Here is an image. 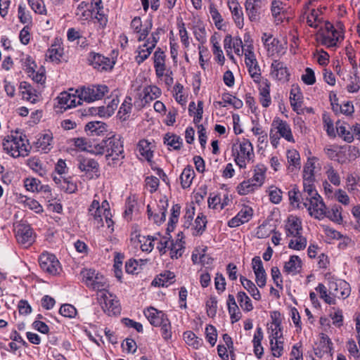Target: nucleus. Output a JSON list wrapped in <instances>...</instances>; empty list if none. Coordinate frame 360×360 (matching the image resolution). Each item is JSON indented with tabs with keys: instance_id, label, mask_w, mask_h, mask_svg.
I'll use <instances>...</instances> for the list:
<instances>
[{
	"instance_id": "46",
	"label": "nucleus",
	"mask_w": 360,
	"mask_h": 360,
	"mask_svg": "<svg viewBox=\"0 0 360 360\" xmlns=\"http://www.w3.org/2000/svg\"><path fill=\"white\" fill-rule=\"evenodd\" d=\"M316 291L319 293L320 297L324 300V302L328 304H335V299L329 293H328V289L322 284L319 283L315 288Z\"/></svg>"
},
{
	"instance_id": "56",
	"label": "nucleus",
	"mask_w": 360,
	"mask_h": 360,
	"mask_svg": "<svg viewBox=\"0 0 360 360\" xmlns=\"http://www.w3.org/2000/svg\"><path fill=\"white\" fill-rule=\"evenodd\" d=\"M73 145L80 150L89 151L91 145L90 142L85 138H74L70 140Z\"/></svg>"
},
{
	"instance_id": "52",
	"label": "nucleus",
	"mask_w": 360,
	"mask_h": 360,
	"mask_svg": "<svg viewBox=\"0 0 360 360\" xmlns=\"http://www.w3.org/2000/svg\"><path fill=\"white\" fill-rule=\"evenodd\" d=\"M272 354L275 357H280L283 352V339L275 340L269 342Z\"/></svg>"
},
{
	"instance_id": "41",
	"label": "nucleus",
	"mask_w": 360,
	"mask_h": 360,
	"mask_svg": "<svg viewBox=\"0 0 360 360\" xmlns=\"http://www.w3.org/2000/svg\"><path fill=\"white\" fill-rule=\"evenodd\" d=\"M164 143L174 150H179L182 146V139L176 134H166L164 137Z\"/></svg>"
},
{
	"instance_id": "32",
	"label": "nucleus",
	"mask_w": 360,
	"mask_h": 360,
	"mask_svg": "<svg viewBox=\"0 0 360 360\" xmlns=\"http://www.w3.org/2000/svg\"><path fill=\"white\" fill-rule=\"evenodd\" d=\"M153 145L148 140L142 139L139 141L137 150L140 155L144 158L147 161L150 162L153 158Z\"/></svg>"
},
{
	"instance_id": "39",
	"label": "nucleus",
	"mask_w": 360,
	"mask_h": 360,
	"mask_svg": "<svg viewBox=\"0 0 360 360\" xmlns=\"http://www.w3.org/2000/svg\"><path fill=\"white\" fill-rule=\"evenodd\" d=\"M238 194L241 195H247L250 193L254 192L259 188L257 186L252 183L250 179L245 180L242 181L236 188Z\"/></svg>"
},
{
	"instance_id": "8",
	"label": "nucleus",
	"mask_w": 360,
	"mask_h": 360,
	"mask_svg": "<svg viewBox=\"0 0 360 360\" xmlns=\"http://www.w3.org/2000/svg\"><path fill=\"white\" fill-rule=\"evenodd\" d=\"M98 300L103 310L109 316L119 315L121 306L117 297L109 292L106 289L97 293Z\"/></svg>"
},
{
	"instance_id": "5",
	"label": "nucleus",
	"mask_w": 360,
	"mask_h": 360,
	"mask_svg": "<svg viewBox=\"0 0 360 360\" xmlns=\"http://www.w3.org/2000/svg\"><path fill=\"white\" fill-rule=\"evenodd\" d=\"M109 91L105 84H91L84 86L75 91L81 101L88 103L102 99Z\"/></svg>"
},
{
	"instance_id": "58",
	"label": "nucleus",
	"mask_w": 360,
	"mask_h": 360,
	"mask_svg": "<svg viewBox=\"0 0 360 360\" xmlns=\"http://www.w3.org/2000/svg\"><path fill=\"white\" fill-rule=\"evenodd\" d=\"M25 187L27 191H30L32 192L40 191L43 185L41 184V181L37 179H27L25 181Z\"/></svg>"
},
{
	"instance_id": "38",
	"label": "nucleus",
	"mask_w": 360,
	"mask_h": 360,
	"mask_svg": "<svg viewBox=\"0 0 360 360\" xmlns=\"http://www.w3.org/2000/svg\"><path fill=\"white\" fill-rule=\"evenodd\" d=\"M194 174V171L191 167L184 169L180 176L181 184L183 188H187L191 186Z\"/></svg>"
},
{
	"instance_id": "26",
	"label": "nucleus",
	"mask_w": 360,
	"mask_h": 360,
	"mask_svg": "<svg viewBox=\"0 0 360 360\" xmlns=\"http://www.w3.org/2000/svg\"><path fill=\"white\" fill-rule=\"evenodd\" d=\"M165 57V52L160 48H158L154 53V68L158 77H162L165 74L166 70Z\"/></svg>"
},
{
	"instance_id": "44",
	"label": "nucleus",
	"mask_w": 360,
	"mask_h": 360,
	"mask_svg": "<svg viewBox=\"0 0 360 360\" xmlns=\"http://www.w3.org/2000/svg\"><path fill=\"white\" fill-rule=\"evenodd\" d=\"M132 99L130 96H127L124 101V102L122 103L120 110L118 111V115L120 117V119L123 120H126L127 118L129 117V114L131 111V103Z\"/></svg>"
},
{
	"instance_id": "29",
	"label": "nucleus",
	"mask_w": 360,
	"mask_h": 360,
	"mask_svg": "<svg viewBox=\"0 0 360 360\" xmlns=\"http://www.w3.org/2000/svg\"><path fill=\"white\" fill-rule=\"evenodd\" d=\"M266 170V167L263 164H258L254 167L253 176L250 179L258 188L264 183Z\"/></svg>"
},
{
	"instance_id": "33",
	"label": "nucleus",
	"mask_w": 360,
	"mask_h": 360,
	"mask_svg": "<svg viewBox=\"0 0 360 360\" xmlns=\"http://www.w3.org/2000/svg\"><path fill=\"white\" fill-rule=\"evenodd\" d=\"M183 338L188 346L195 349H198L203 345L202 339L196 336L193 331L188 330L184 332Z\"/></svg>"
},
{
	"instance_id": "55",
	"label": "nucleus",
	"mask_w": 360,
	"mask_h": 360,
	"mask_svg": "<svg viewBox=\"0 0 360 360\" xmlns=\"http://www.w3.org/2000/svg\"><path fill=\"white\" fill-rule=\"evenodd\" d=\"M156 236L158 237V245H157V249L159 250V252L161 255H163V254L166 253L167 250L169 249V245L171 243L170 237L169 236L160 237V235L159 233Z\"/></svg>"
},
{
	"instance_id": "27",
	"label": "nucleus",
	"mask_w": 360,
	"mask_h": 360,
	"mask_svg": "<svg viewBox=\"0 0 360 360\" xmlns=\"http://www.w3.org/2000/svg\"><path fill=\"white\" fill-rule=\"evenodd\" d=\"M302 227L300 219L295 216H290L285 224L286 236L288 237L297 236L302 233Z\"/></svg>"
},
{
	"instance_id": "51",
	"label": "nucleus",
	"mask_w": 360,
	"mask_h": 360,
	"mask_svg": "<svg viewBox=\"0 0 360 360\" xmlns=\"http://www.w3.org/2000/svg\"><path fill=\"white\" fill-rule=\"evenodd\" d=\"M336 129L339 136L342 137L344 141L347 143H352L354 141L353 134L347 130L345 126L340 124V121L336 122Z\"/></svg>"
},
{
	"instance_id": "13",
	"label": "nucleus",
	"mask_w": 360,
	"mask_h": 360,
	"mask_svg": "<svg viewBox=\"0 0 360 360\" xmlns=\"http://www.w3.org/2000/svg\"><path fill=\"white\" fill-rule=\"evenodd\" d=\"M267 4L266 0H246L245 10L250 21H257L262 10Z\"/></svg>"
},
{
	"instance_id": "24",
	"label": "nucleus",
	"mask_w": 360,
	"mask_h": 360,
	"mask_svg": "<svg viewBox=\"0 0 360 360\" xmlns=\"http://www.w3.org/2000/svg\"><path fill=\"white\" fill-rule=\"evenodd\" d=\"M63 272V267L58 258L53 254L46 252V274L57 276Z\"/></svg>"
},
{
	"instance_id": "11",
	"label": "nucleus",
	"mask_w": 360,
	"mask_h": 360,
	"mask_svg": "<svg viewBox=\"0 0 360 360\" xmlns=\"http://www.w3.org/2000/svg\"><path fill=\"white\" fill-rule=\"evenodd\" d=\"M57 104H54V108L63 109L64 110L76 107L81 104L80 96L77 94H70L63 91L56 98Z\"/></svg>"
},
{
	"instance_id": "53",
	"label": "nucleus",
	"mask_w": 360,
	"mask_h": 360,
	"mask_svg": "<svg viewBox=\"0 0 360 360\" xmlns=\"http://www.w3.org/2000/svg\"><path fill=\"white\" fill-rule=\"evenodd\" d=\"M147 213L148 219L153 220L155 224H160L165 221L166 214H165L164 212L160 213L159 211L158 212L154 213L152 211L150 205H148L147 206Z\"/></svg>"
},
{
	"instance_id": "4",
	"label": "nucleus",
	"mask_w": 360,
	"mask_h": 360,
	"mask_svg": "<svg viewBox=\"0 0 360 360\" xmlns=\"http://www.w3.org/2000/svg\"><path fill=\"white\" fill-rule=\"evenodd\" d=\"M342 38V32L340 28H335L334 24H325V27L321 28L316 34L317 42L327 47L335 46Z\"/></svg>"
},
{
	"instance_id": "36",
	"label": "nucleus",
	"mask_w": 360,
	"mask_h": 360,
	"mask_svg": "<svg viewBox=\"0 0 360 360\" xmlns=\"http://www.w3.org/2000/svg\"><path fill=\"white\" fill-rule=\"evenodd\" d=\"M240 281L243 288L248 291L255 300H259L261 299L260 292L252 281L243 276L240 277Z\"/></svg>"
},
{
	"instance_id": "34",
	"label": "nucleus",
	"mask_w": 360,
	"mask_h": 360,
	"mask_svg": "<svg viewBox=\"0 0 360 360\" xmlns=\"http://www.w3.org/2000/svg\"><path fill=\"white\" fill-rule=\"evenodd\" d=\"M314 169H315V158H309L304 167L303 181H308V182L309 181V182L315 181Z\"/></svg>"
},
{
	"instance_id": "61",
	"label": "nucleus",
	"mask_w": 360,
	"mask_h": 360,
	"mask_svg": "<svg viewBox=\"0 0 360 360\" xmlns=\"http://www.w3.org/2000/svg\"><path fill=\"white\" fill-rule=\"evenodd\" d=\"M181 207L178 204H175L172 207V214L169 217V221L168 224V230L172 227L173 229L174 226L177 223L179 217L180 215Z\"/></svg>"
},
{
	"instance_id": "2",
	"label": "nucleus",
	"mask_w": 360,
	"mask_h": 360,
	"mask_svg": "<svg viewBox=\"0 0 360 360\" xmlns=\"http://www.w3.org/2000/svg\"><path fill=\"white\" fill-rule=\"evenodd\" d=\"M28 140L22 133L15 131L3 141V148L13 158L25 157L29 153Z\"/></svg>"
},
{
	"instance_id": "6",
	"label": "nucleus",
	"mask_w": 360,
	"mask_h": 360,
	"mask_svg": "<svg viewBox=\"0 0 360 360\" xmlns=\"http://www.w3.org/2000/svg\"><path fill=\"white\" fill-rule=\"evenodd\" d=\"M106 158L115 165L124 158L123 142L120 136L114 135L105 139Z\"/></svg>"
},
{
	"instance_id": "42",
	"label": "nucleus",
	"mask_w": 360,
	"mask_h": 360,
	"mask_svg": "<svg viewBox=\"0 0 360 360\" xmlns=\"http://www.w3.org/2000/svg\"><path fill=\"white\" fill-rule=\"evenodd\" d=\"M326 175L328 180L334 186H338L341 184V179L338 172L333 168L331 164L326 165L325 167Z\"/></svg>"
},
{
	"instance_id": "21",
	"label": "nucleus",
	"mask_w": 360,
	"mask_h": 360,
	"mask_svg": "<svg viewBox=\"0 0 360 360\" xmlns=\"http://www.w3.org/2000/svg\"><path fill=\"white\" fill-rule=\"evenodd\" d=\"M252 217V208L245 207L228 221V226L231 228L238 227L241 224L248 222L251 219Z\"/></svg>"
},
{
	"instance_id": "23",
	"label": "nucleus",
	"mask_w": 360,
	"mask_h": 360,
	"mask_svg": "<svg viewBox=\"0 0 360 360\" xmlns=\"http://www.w3.org/2000/svg\"><path fill=\"white\" fill-rule=\"evenodd\" d=\"M89 60L91 65L100 71L111 70L113 68V63L109 58L98 53L91 56Z\"/></svg>"
},
{
	"instance_id": "16",
	"label": "nucleus",
	"mask_w": 360,
	"mask_h": 360,
	"mask_svg": "<svg viewBox=\"0 0 360 360\" xmlns=\"http://www.w3.org/2000/svg\"><path fill=\"white\" fill-rule=\"evenodd\" d=\"M245 63L248 69V72L255 82L264 79L261 77V70L255 54L248 52V54H246Z\"/></svg>"
},
{
	"instance_id": "45",
	"label": "nucleus",
	"mask_w": 360,
	"mask_h": 360,
	"mask_svg": "<svg viewBox=\"0 0 360 360\" xmlns=\"http://www.w3.org/2000/svg\"><path fill=\"white\" fill-rule=\"evenodd\" d=\"M237 300L243 311H250L253 309L252 301L245 292H238L237 294Z\"/></svg>"
},
{
	"instance_id": "7",
	"label": "nucleus",
	"mask_w": 360,
	"mask_h": 360,
	"mask_svg": "<svg viewBox=\"0 0 360 360\" xmlns=\"http://www.w3.org/2000/svg\"><path fill=\"white\" fill-rule=\"evenodd\" d=\"M80 274L82 278V282L89 288L97 290L98 292L105 290L108 287L106 278L94 269H83Z\"/></svg>"
},
{
	"instance_id": "59",
	"label": "nucleus",
	"mask_w": 360,
	"mask_h": 360,
	"mask_svg": "<svg viewBox=\"0 0 360 360\" xmlns=\"http://www.w3.org/2000/svg\"><path fill=\"white\" fill-rule=\"evenodd\" d=\"M46 210L53 213L60 214L63 212V205L60 200L52 199L46 202Z\"/></svg>"
},
{
	"instance_id": "57",
	"label": "nucleus",
	"mask_w": 360,
	"mask_h": 360,
	"mask_svg": "<svg viewBox=\"0 0 360 360\" xmlns=\"http://www.w3.org/2000/svg\"><path fill=\"white\" fill-rule=\"evenodd\" d=\"M158 327H160L161 335L165 341H168L172 339V325L169 319Z\"/></svg>"
},
{
	"instance_id": "48",
	"label": "nucleus",
	"mask_w": 360,
	"mask_h": 360,
	"mask_svg": "<svg viewBox=\"0 0 360 360\" xmlns=\"http://www.w3.org/2000/svg\"><path fill=\"white\" fill-rule=\"evenodd\" d=\"M22 99L30 101L32 103H36L39 99V96L37 94L36 91L31 86H24V89L22 90Z\"/></svg>"
},
{
	"instance_id": "60",
	"label": "nucleus",
	"mask_w": 360,
	"mask_h": 360,
	"mask_svg": "<svg viewBox=\"0 0 360 360\" xmlns=\"http://www.w3.org/2000/svg\"><path fill=\"white\" fill-rule=\"evenodd\" d=\"M217 300L215 297L211 296L206 302V309L207 315L214 317L217 314Z\"/></svg>"
},
{
	"instance_id": "19",
	"label": "nucleus",
	"mask_w": 360,
	"mask_h": 360,
	"mask_svg": "<svg viewBox=\"0 0 360 360\" xmlns=\"http://www.w3.org/2000/svg\"><path fill=\"white\" fill-rule=\"evenodd\" d=\"M258 85L259 102L264 108H268L271 103L270 96L271 83L267 79L255 82Z\"/></svg>"
},
{
	"instance_id": "15",
	"label": "nucleus",
	"mask_w": 360,
	"mask_h": 360,
	"mask_svg": "<svg viewBox=\"0 0 360 360\" xmlns=\"http://www.w3.org/2000/svg\"><path fill=\"white\" fill-rule=\"evenodd\" d=\"M77 167L79 169L89 174V178H93V173L98 172L99 165L94 159L79 156L77 158Z\"/></svg>"
},
{
	"instance_id": "40",
	"label": "nucleus",
	"mask_w": 360,
	"mask_h": 360,
	"mask_svg": "<svg viewBox=\"0 0 360 360\" xmlns=\"http://www.w3.org/2000/svg\"><path fill=\"white\" fill-rule=\"evenodd\" d=\"M342 207L339 205H334L330 210L328 208L326 211V217L330 219L331 221L340 224L342 221L341 214Z\"/></svg>"
},
{
	"instance_id": "9",
	"label": "nucleus",
	"mask_w": 360,
	"mask_h": 360,
	"mask_svg": "<svg viewBox=\"0 0 360 360\" xmlns=\"http://www.w3.org/2000/svg\"><path fill=\"white\" fill-rule=\"evenodd\" d=\"M20 62L22 68L28 74V76L32 77L33 81L37 83H40L41 84H43L45 82L44 69L43 67H41L37 71V65L30 56L27 55H23L20 59Z\"/></svg>"
},
{
	"instance_id": "47",
	"label": "nucleus",
	"mask_w": 360,
	"mask_h": 360,
	"mask_svg": "<svg viewBox=\"0 0 360 360\" xmlns=\"http://www.w3.org/2000/svg\"><path fill=\"white\" fill-rule=\"evenodd\" d=\"M207 220L206 217L202 214H198L194 223V236L202 235L206 228Z\"/></svg>"
},
{
	"instance_id": "20",
	"label": "nucleus",
	"mask_w": 360,
	"mask_h": 360,
	"mask_svg": "<svg viewBox=\"0 0 360 360\" xmlns=\"http://www.w3.org/2000/svg\"><path fill=\"white\" fill-rule=\"evenodd\" d=\"M146 317L149 321L150 323L155 327H158L168 320V317L166 314L162 311H159L154 307H149L144 311Z\"/></svg>"
},
{
	"instance_id": "35",
	"label": "nucleus",
	"mask_w": 360,
	"mask_h": 360,
	"mask_svg": "<svg viewBox=\"0 0 360 360\" xmlns=\"http://www.w3.org/2000/svg\"><path fill=\"white\" fill-rule=\"evenodd\" d=\"M169 250L172 259H178L181 257L185 250L184 242L182 238H178L175 242L171 241Z\"/></svg>"
},
{
	"instance_id": "64",
	"label": "nucleus",
	"mask_w": 360,
	"mask_h": 360,
	"mask_svg": "<svg viewBox=\"0 0 360 360\" xmlns=\"http://www.w3.org/2000/svg\"><path fill=\"white\" fill-rule=\"evenodd\" d=\"M59 312L65 317L73 318L77 314V310L73 305L65 304L60 307Z\"/></svg>"
},
{
	"instance_id": "14",
	"label": "nucleus",
	"mask_w": 360,
	"mask_h": 360,
	"mask_svg": "<svg viewBox=\"0 0 360 360\" xmlns=\"http://www.w3.org/2000/svg\"><path fill=\"white\" fill-rule=\"evenodd\" d=\"M306 207L311 217L319 220L326 217L327 207L323 202L321 197L314 198L311 201H308Z\"/></svg>"
},
{
	"instance_id": "62",
	"label": "nucleus",
	"mask_w": 360,
	"mask_h": 360,
	"mask_svg": "<svg viewBox=\"0 0 360 360\" xmlns=\"http://www.w3.org/2000/svg\"><path fill=\"white\" fill-rule=\"evenodd\" d=\"M287 159L290 165L299 167L300 165V157L296 150H288L287 152Z\"/></svg>"
},
{
	"instance_id": "28",
	"label": "nucleus",
	"mask_w": 360,
	"mask_h": 360,
	"mask_svg": "<svg viewBox=\"0 0 360 360\" xmlns=\"http://www.w3.org/2000/svg\"><path fill=\"white\" fill-rule=\"evenodd\" d=\"M158 240L157 236H142L141 235H136L134 238H131V240L140 244L141 249L143 252H150L154 248V241Z\"/></svg>"
},
{
	"instance_id": "17",
	"label": "nucleus",
	"mask_w": 360,
	"mask_h": 360,
	"mask_svg": "<svg viewBox=\"0 0 360 360\" xmlns=\"http://www.w3.org/2000/svg\"><path fill=\"white\" fill-rule=\"evenodd\" d=\"M105 214V212L100 208L99 201L94 200L88 209L89 220L93 221L98 227L103 226V218Z\"/></svg>"
},
{
	"instance_id": "30",
	"label": "nucleus",
	"mask_w": 360,
	"mask_h": 360,
	"mask_svg": "<svg viewBox=\"0 0 360 360\" xmlns=\"http://www.w3.org/2000/svg\"><path fill=\"white\" fill-rule=\"evenodd\" d=\"M302 269V261L297 255L290 256L289 260L285 263L283 271L292 275H296Z\"/></svg>"
},
{
	"instance_id": "25",
	"label": "nucleus",
	"mask_w": 360,
	"mask_h": 360,
	"mask_svg": "<svg viewBox=\"0 0 360 360\" xmlns=\"http://www.w3.org/2000/svg\"><path fill=\"white\" fill-rule=\"evenodd\" d=\"M314 183V182L303 181L304 189L303 192L300 194V197L304 207H307L308 201H311L314 198L321 197L315 189Z\"/></svg>"
},
{
	"instance_id": "10",
	"label": "nucleus",
	"mask_w": 360,
	"mask_h": 360,
	"mask_svg": "<svg viewBox=\"0 0 360 360\" xmlns=\"http://www.w3.org/2000/svg\"><path fill=\"white\" fill-rule=\"evenodd\" d=\"M160 95L161 90L158 86H146L142 90H138L135 97L134 105L139 108H143Z\"/></svg>"
},
{
	"instance_id": "18",
	"label": "nucleus",
	"mask_w": 360,
	"mask_h": 360,
	"mask_svg": "<svg viewBox=\"0 0 360 360\" xmlns=\"http://www.w3.org/2000/svg\"><path fill=\"white\" fill-rule=\"evenodd\" d=\"M15 236L18 242L25 247L29 246L33 242L32 230L27 224L18 225Z\"/></svg>"
},
{
	"instance_id": "1",
	"label": "nucleus",
	"mask_w": 360,
	"mask_h": 360,
	"mask_svg": "<svg viewBox=\"0 0 360 360\" xmlns=\"http://www.w3.org/2000/svg\"><path fill=\"white\" fill-rule=\"evenodd\" d=\"M281 139L292 143L295 142L290 125L285 120L276 117L271 124L269 131V140L274 148H278Z\"/></svg>"
},
{
	"instance_id": "37",
	"label": "nucleus",
	"mask_w": 360,
	"mask_h": 360,
	"mask_svg": "<svg viewBox=\"0 0 360 360\" xmlns=\"http://www.w3.org/2000/svg\"><path fill=\"white\" fill-rule=\"evenodd\" d=\"M154 49L148 44L144 43L142 46H139L136 51L135 61L139 64L143 63L151 54Z\"/></svg>"
},
{
	"instance_id": "22",
	"label": "nucleus",
	"mask_w": 360,
	"mask_h": 360,
	"mask_svg": "<svg viewBox=\"0 0 360 360\" xmlns=\"http://www.w3.org/2000/svg\"><path fill=\"white\" fill-rule=\"evenodd\" d=\"M333 343L328 336L324 333H321L320 340L314 348L315 355L321 358L325 354H331L333 349Z\"/></svg>"
},
{
	"instance_id": "43",
	"label": "nucleus",
	"mask_w": 360,
	"mask_h": 360,
	"mask_svg": "<svg viewBox=\"0 0 360 360\" xmlns=\"http://www.w3.org/2000/svg\"><path fill=\"white\" fill-rule=\"evenodd\" d=\"M292 238L290 240L288 247L295 250H302L307 246V239L302 233L297 236H292Z\"/></svg>"
},
{
	"instance_id": "54",
	"label": "nucleus",
	"mask_w": 360,
	"mask_h": 360,
	"mask_svg": "<svg viewBox=\"0 0 360 360\" xmlns=\"http://www.w3.org/2000/svg\"><path fill=\"white\" fill-rule=\"evenodd\" d=\"M61 188L68 193H74L77 191V185L72 177L64 178L61 183Z\"/></svg>"
},
{
	"instance_id": "49",
	"label": "nucleus",
	"mask_w": 360,
	"mask_h": 360,
	"mask_svg": "<svg viewBox=\"0 0 360 360\" xmlns=\"http://www.w3.org/2000/svg\"><path fill=\"white\" fill-rule=\"evenodd\" d=\"M19 199L21 202L25 204V207L34 210L35 212L39 213L43 211L42 206L34 199L26 196H20Z\"/></svg>"
},
{
	"instance_id": "3",
	"label": "nucleus",
	"mask_w": 360,
	"mask_h": 360,
	"mask_svg": "<svg viewBox=\"0 0 360 360\" xmlns=\"http://www.w3.org/2000/svg\"><path fill=\"white\" fill-rule=\"evenodd\" d=\"M233 155L236 164L240 168H245L247 164L253 161L255 158L253 146L251 142L246 139H243L233 147Z\"/></svg>"
},
{
	"instance_id": "12",
	"label": "nucleus",
	"mask_w": 360,
	"mask_h": 360,
	"mask_svg": "<svg viewBox=\"0 0 360 360\" xmlns=\"http://www.w3.org/2000/svg\"><path fill=\"white\" fill-rule=\"evenodd\" d=\"M270 75L276 80L283 83L289 81L290 74L284 62L279 60H274L271 65Z\"/></svg>"
},
{
	"instance_id": "31",
	"label": "nucleus",
	"mask_w": 360,
	"mask_h": 360,
	"mask_svg": "<svg viewBox=\"0 0 360 360\" xmlns=\"http://www.w3.org/2000/svg\"><path fill=\"white\" fill-rule=\"evenodd\" d=\"M48 52L49 55L46 54V57L49 58V60L56 64L59 63L63 56V49L60 41L57 39L49 49Z\"/></svg>"
},
{
	"instance_id": "50",
	"label": "nucleus",
	"mask_w": 360,
	"mask_h": 360,
	"mask_svg": "<svg viewBox=\"0 0 360 360\" xmlns=\"http://www.w3.org/2000/svg\"><path fill=\"white\" fill-rule=\"evenodd\" d=\"M152 24H139L134 27V32L138 34V41H143L146 39L148 33L151 30Z\"/></svg>"
},
{
	"instance_id": "63",
	"label": "nucleus",
	"mask_w": 360,
	"mask_h": 360,
	"mask_svg": "<svg viewBox=\"0 0 360 360\" xmlns=\"http://www.w3.org/2000/svg\"><path fill=\"white\" fill-rule=\"evenodd\" d=\"M205 335L207 342L213 347L215 345L217 338L216 328L212 325L207 326L205 328Z\"/></svg>"
}]
</instances>
